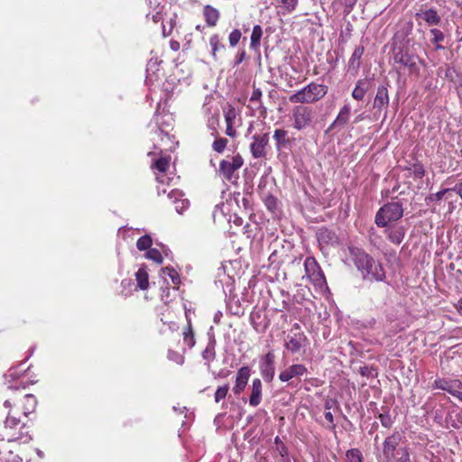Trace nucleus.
Wrapping results in <instances>:
<instances>
[{"instance_id": "bb28decb", "label": "nucleus", "mask_w": 462, "mask_h": 462, "mask_svg": "<svg viewBox=\"0 0 462 462\" xmlns=\"http://www.w3.org/2000/svg\"><path fill=\"white\" fill-rule=\"evenodd\" d=\"M37 405V400L32 394H25L23 397V414L27 417L30 413L34 411Z\"/></svg>"}, {"instance_id": "20e7f679", "label": "nucleus", "mask_w": 462, "mask_h": 462, "mask_svg": "<svg viewBox=\"0 0 462 462\" xmlns=\"http://www.w3.org/2000/svg\"><path fill=\"white\" fill-rule=\"evenodd\" d=\"M327 92V86L311 82L291 95L289 100L294 104H313L325 97Z\"/></svg>"}, {"instance_id": "9b49d317", "label": "nucleus", "mask_w": 462, "mask_h": 462, "mask_svg": "<svg viewBox=\"0 0 462 462\" xmlns=\"http://www.w3.org/2000/svg\"><path fill=\"white\" fill-rule=\"evenodd\" d=\"M250 144V152L254 159L265 158L269 145V133L254 134Z\"/></svg>"}, {"instance_id": "f704fd0d", "label": "nucleus", "mask_w": 462, "mask_h": 462, "mask_svg": "<svg viewBox=\"0 0 462 462\" xmlns=\"http://www.w3.org/2000/svg\"><path fill=\"white\" fill-rule=\"evenodd\" d=\"M358 373L362 375V376H365V377H371V378H374V377H376L377 374H378V372H377V368L374 365H363V366H360L359 369H358Z\"/></svg>"}, {"instance_id": "774afa93", "label": "nucleus", "mask_w": 462, "mask_h": 462, "mask_svg": "<svg viewBox=\"0 0 462 462\" xmlns=\"http://www.w3.org/2000/svg\"><path fill=\"white\" fill-rule=\"evenodd\" d=\"M152 21H153L154 23H158V22H160V21H161V19H162V14H161V13H160V12H157L155 14H153V15H152Z\"/></svg>"}, {"instance_id": "39448f33", "label": "nucleus", "mask_w": 462, "mask_h": 462, "mask_svg": "<svg viewBox=\"0 0 462 462\" xmlns=\"http://www.w3.org/2000/svg\"><path fill=\"white\" fill-rule=\"evenodd\" d=\"M403 216V208L400 202H388L379 208L374 222L379 227H386L388 223L397 221Z\"/></svg>"}, {"instance_id": "3c124183", "label": "nucleus", "mask_w": 462, "mask_h": 462, "mask_svg": "<svg viewBox=\"0 0 462 462\" xmlns=\"http://www.w3.org/2000/svg\"><path fill=\"white\" fill-rule=\"evenodd\" d=\"M224 116L226 125H234V121L236 119V110L233 106H229V108L225 111Z\"/></svg>"}, {"instance_id": "0e129e2a", "label": "nucleus", "mask_w": 462, "mask_h": 462, "mask_svg": "<svg viewBox=\"0 0 462 462\" xmlns=\"http://www.w3.org/2000/svg\"><path fill=\"white\" fill-rule=\"evenodd\" d=\"M157 60H153L152 59H151L147 64V70H150V69H155L156 68V65H157Z\"/></svg>"}, {"instance_id": "7ed1b4c3", "label": "nucleus", "mask_w": 462, "mask_h": 462, "mask_svg": "<svg viewBox=\"0 0 462 462\" xmlns=\"http://www.w3.org/2000/svg\"><path fill=\"white\" fill-rule=\"evenodd\" d=\"M1 439L7 441L22 440L27 442L31 440L27 422L22 420L17 412L9 411L5 420Z\"/></svg>"}, {"instance_id": "412c9836", "label": "nucleus", "mask_w": 462, "mask_h": 462, "mask_svg": "<svg viewBox=\"0 0 462 462\" xmlns=\"http://www.w3.org/2000/svg\"><path fill=\"white\" fill-rule=\"evenodd\" d=\"M203 15H204L207 24L209 27H213L217 24V23L219 19L220 14L217 9L208 5L203 9Z\"/></svg>"}, {"instance_id": "69168bd1", "label": "nucleus", "mask_w": 462, "mask_h": 462, "mask_svg": "<svg viewBox=\"0 0 462 462\" xmlns=\"http://www.w3.org/2000/svg\"><path fill=\"white\" fill-rule=\"evenodd\" d=\"M452 396L462 402V391H460V389H456V391L452 393Z\"/></svg>"}, {"instance_id": "864d4df0", "label": "nucleus", "mask_w": 462, "mask_h": 462, "mask_svg": "<svg viewBox=\"0 0 462 462\" xmlns=\"http://www.w3.org/2000/svg\"><path fill=\"white\" fill-rule=\"evenodd\" d=\"M182 197H183V193L179 190V189H171L169 193H168V198L173 202L175 203L176 201L178 200H180L182 199Z\"/></svg>"}, {"instance_id": "72a5a7b5", "label": "nucleus", "mask_w": 462, "mask_h": 462, "mask_svg": "<svg viewBox=\"0 0 462 462\" xmlns=\"http://www.w3.org/2000/svg\"><path fill=\"white\" fill-rule=\"evenodd\" d=\"M163 274L168 275L172 283L178 285L180 283V277L178 272L171 266H166L162 269Z\"/></svg>"}, {"instance_id": "bf43d9fd", "label": "nucleus", "mask_w": 462, "mask_h": 462, "mask_svg": "<svg viewBox=\"0 0 462 462\" xmlns=\"http://www.w3.org/2000/svg\"><path fill=\"white\" fill-rule=\"evenodd\" d=\"M217 123H218V116H213L209 119V121H208V125H209V126H210L212 129H214V130H216V129H215L214 125H215V124H217ZM212 134H213L214 136H216V135L217 134V131H215V133H213Z\"/></svg>"}, {"instance_id": "aec40b11", "label": "nucleus", "mask_w": 462, "mask_h": 462, "mask_svg": "<svg viewBox=\"0 0 462 462\" xmlns=\"http://www.w3.org/2000/svg\"><path fill=\"white\" fill-rule=\"evenodd\" d=\"M185 315L187 319V325L182 331L183 342L189 348H192L196 344L195 332L192 327L190 317L187 312Z\"/></svg>"}, {"instance_id": "13d9d810", "label": "nucleus", "mask_w": 462, "mask_h": 462, "mask_svg": "<svg viewBox=\"0 0 462 462\" xmlns=\"http://www.w3.org/2000/svg\"><path fill=\"white\" fill-rule=\"evenodd\" d=\"M324 416L325 419L331 424V426H329L328 428L331 430L335 429L336 425L334 424V417L331 411H326Z\"/></svg>"}, {"instance_id": "a18cd8bd", "label": "nucleus", "mask_w": 462, "mask_h": 462, "mask_svg": "<svg viewBox=\"0 0 462 462\" xmlns=\"http://www.w3.org/2000/svg\"><path fill=\"white\" fill-rule=\"evenodd\" d=\"M154 168L161 172H165L169 168V160L166 157H161L154 162Z\"/></svg>"}, {"instance_id": "0eeeda50", "label": "nucleus", "mask_w": 462, "mask_h": 462, "mask_svg": "<svg viewBox=\"0 0 462 462\" xmlns=\"http://www.w3.org/2000/svg\"><path fill=\"white\" fill-rule=\"evenodd\" d=\"M304 269L307 277L313 283L314 286L323 288L327 285V281L317 260L309 256L304 262Z\"/></svg>"}, {"instance_id": "423d86ee", "label": "nucleus", "mask_w": 462, "mask_h": 462, "mask_svg": "<svg viewBox=\"0 0 462 462\" xmlns=\"http://www.w3.org/2000/svg\"><path fill=\"white\" fill-rule=\"evenodd\" d=\"M244 159L237 153L234 156H227L226 159L220 161L219 168L217 173L224 180L229 182H236L238 176V170L243 166Z\"/></svg>"}, {"instance_id": "ddd939ff", "label": "nucleus", "mask_w": 462, "mask_h": 462, "mask_svg": "<svg viewBox=\"0 0 462 462\" xmlns=\"http://www.w3.org/2000/svg\"><path fill=\"white\" fill-rule=\"evenodd\" d=\"M273 140L275 141V148L279 152L291 150L294 144V138L291 137L289 132L283 128L274 130Z\"/></svg>"}, {"instance_id": "79ce46f5", "label": "nucleus", "mask_w": 462, "mask_h": 462, "mask_svg": "<svg viewBox=\"0 0 462 462\" xmlns=\"http://www.w3.org/2000/svg\"><path fill=\"white\" fill-rule=\"evenodd\" d=\"M433 420L441 427L445 426L447 420L444 419V409L442 407L432 411Z\"/></svg>"}, {"instance_id": "e2e57ef3", "label": "nucleus", "mask_w": 462, "mask_h": 462, "mask_svg": "<svg viewBox=\"0 0 462 462\" xmlns=\"http://www.w3.org/2000/svg\"><path fill=\"white\" fill-rule=\"evenodd\" d=\"M336 403V401L332 400V399H328L325 402V409L327 410V411H328L330 409H332L333 405Z\"/></svg>"}, {"instance_id": "f257e3e1", "label": "nucleus", "mask_w": 462, "mask_h": 462, "mask_svg": "<svg viewBox=\"0 0 462 462\" xmlns=\"http://www.w3.org/2000/svg\"><path fill=\"white\" fill-rule=\"evenodd\" d=\"M407 32H398L392 40V58L397 70L407 69L409 74L420 76L423 60L416 53Z\"/></svg>"}, {"instance_id": "338daca9", "label": "nucleus", "mask_w": 462, "mask_h": 462, "mask_svg": "<svg viewBox=\"0 0 462 462\" xmlns=\"http://www.w3.org/2000/svg\"><path fill=\"white\" fill-rule=\"evenodd\" d=\"M457 312L462 316V298L455 304Z\"/></svg>"}, {"instance_id": "dca6fc26", "label": "nucleus", "mask_w": 462, "mask_h": 462, "mask_svg": "<svg viewBox=\"0 0 462 462\" xmlns=\"http://www.w3.org/2000/svg\"><path fill=\"white\" fill-rule=\"evenodd\" d=\"M308 369L302 364H294L290 365L285 370L282 371L279 374V379L281 382H289L294 377H300L303 374H307Z\"/></svg>"}, {"instance_id": "4468645a", "label": "nucleus", "mask_w": 462, "mask_h": 462, "mask_svg": "<svg viewBox=\"0 0 462 462\" xmlns=\"http://www.w3.org/2000/svg\"><path fill=\"white\" fill-rule=\"evenodd\" d=\"M402 440V434L399 431H393L388 436L383 443V455L386 459H392L394 457V451Z\"/></svg>"}, {"instance_id": "49530a36", "label": "nucleus", "mask_w": 462, "mask_h": 462, "mask_svg": "<svg viewBox=\"0 0 462 462\" xmlns=\"http://www.w3.org/2000/svg\"><path fill=\"white\" fill-rule=\"evenodd\" d=\"M451 191L450 188L449 189H441L439 191H438L437 193H434V194H430V196H428L426 198V200L427 201H430V202H433V201H439L442 199V198L444 197V195L448 192Z\"/></svg>"}, {"instance_id": "c9c22d12", "label": "nucleus", "mask_w": 462, "mask_h": 462, "mask_svg": "<svg viewBox=\"0 0 462 462\" xmlns=\"http://www.w3.org/2000/svg\"><path fill=\"white\" fill-rule=\"evenodd\" d=\"M215 345H216V341L214 339L208 343L206 349L202 352L203 359L208 360V361H212L215 359V357H216Z\"/></svg>"}, {"instance_id": "b1692460", "label": "nucleus", "mask_w": 462, "mask_h": 462, "mask_svg": "<svg viewBox=\"0 0 462 462\" xmlns=\"http://www.w3.org/2000/svg\"><path fill=\"white\" fill-rule=\"evenodd\" d=\"M365 48L364 46H357L354 52L352 53V56L349 59L348 61V67L349 69L356 71L360 67V60L364 54Z\"/></svg>"}, {"instance_id": "4be33fe9", "label": "nucleus", "mask_w": 462, "mask_h": 462, "mask_svg": "<svg viewBox=\"0 0 462 462\" xmlns=\"http://www.w3.org/2000/svg\"><path fill=\"white\" fill-rule=\"evenodd\" d=\"M387 238L395 245H400L405 236V228L403 226H397L393 229H386Z\"/></svg>"}, {"instance_id": "052dcab7", "label": "nucleus", "mask_w": 462, "mask_h": 462, "mask_svg": "<svg viewBox=\"0 0 462 462\" xmlns=\"http://www.w3.org/2000/svg\"><path fill=\"white\" fill-rule=\"evenodd\" d=\"M226 134L230 137L236 135V131L234 129L233 125H226Z\"/></svg>"}, {"instance_id": "680f3d73", "label": "nucleus", "mask_w": 462, "mask_h": 462, "mask_svg": "<svg viewBox=\"0 0 462 462\" xmlns=\"http://www.w3.org/2000/svg\"><path fill=\"white\" fill-rule=\"evenodd\" d=\"M356 83H364V85L360 84V87L365 89V94L368 92L370 88V82L367 79H359Z\"/></svg>"}, {"instance_id": "f8f14e48", "label": "nucleus", "mask_w": 462, "mask_h": 462, "mask_svg": "<svg viewBox=\"0 0 462 462\" xmlns=\"http://www.w3.org/2000/svg\"><path fill=\"white\" fill-rule=\"evenodd\" d=\"M260 373L266 383H271L275 374V355L270 351L260 361Z\"/></svg>"}, {"instance_id": "a878e982", "label": "nucleus", "mask_w": 462, "mask_h": 462, "mask_svg": "<svg viewBox=\"0 0 462 462\" xmlns=\"http://www.w3.org/2000/svg\"><path fill=\"white\" fill-rule=\"evenodd\" d=\"M209 45L211 47V54L214 60H217V51H224L226 49V46L221 42V39L218 34L215 33L210 36Z\"/></svg>"}, {"instance_id": "37998d69", "label": "nucleus", "mask_w": 462, "mask_h": 462, "mask_svg": "<svg viewBox=\"0 0 462 462\" xmlns=\"http://www.w3.org/2000/svg\"><path fill=\"white\" fill-rule=\"evenodd\" d=\"M229 390V385L225 384L223 386H219L215 393V402H219L221 400L226 397L227 392Z\"/></svg>"}, {"instance_id": "9d476101", "label": "nucleus", "mask_w": 462, "mask_h": 462, "mask_svg": "<svg viewBox=\"0 0 462 462\" xmlns=\"http://www.w3.org/2000/svg\"><path fill=\"white\" fill-rule=\"evenodd\" d=\"M389 83L386 82L383 85H380L377 88L376 95L374 99V117L378 119L380 117L381 112L384 109L385 113L383 116V120L386 118L387 108L389 106L390 97L388 92Z\"/></svg>"}, {"instance_id": "2eb2a0df", "label": "nucleus", "mask_w": 462, "mask_h": 462, "mask_svg": "<svg viewBox=\"0 0 462 462\" xmlns=\"http://www.w3.org/2000/svg\"><path fill=\"white\" fill-rule=\"evenodd\" d=\"M316 236L321 249L328 246L337 245L338 244V237L337 234L328 227L323 226L319 228L316 233Z\"/></svg>"}, {"instance_id": "f3484780", "label": "nucleus", "mask_w": 462, "mask_h": 462, "mask_svg": "<svg viewBox=\"0 0 462 462\" xmlns=\"http://www.w3.org/2000/svg\"><path fill=\"white\" fill-rule=\"evenodd\" d=\"M250 375L251 369L249 366H243L238 369L236 377V383L233 387V392L236 395H239L245 390Z\"/></svg>"}, {"instance_id": "58836bf2", "label": "nucleus", "mask_w": 462, "mask_h": 462, "mask_svg": "<svg viewBox=\"0 0 462 462\" xmlns=\"http://www.w3.org/2000/svg\"><path fill=\"white\" fill-rule=\"evenodd\" d=\"M227 143H228V140L226 138H223V137L216 138V140L213 142L212 149L215 152L221 153L226 149Z\"/></svg>"}, {"instance_id": "a211bd4d", "label": "nucleus", "mask_w": 462, "mask_h": 462, "mask_svg": "<svg viewBox=\"0 0 462 462\" xmlns=\"http://www.w3.org/2000/svg\"><path fill=\"white\" fill-rule=\"evenodd\" d=\"M351 114V106L348 103H346L340 109L337 116L329 125L328 131L335 129H342L349 121Z\"/></svg>"}, {"instance_id": "c03bdc74", "label": "nucleus", "mask_w": 462, "mask_h": 462, "mask_svg": "<svg viewBox=\"0 0 462 462\" xmlns=\"http://www.w3.org/2000/svg\"><path fill=\"white\" fill-rule=\"evenodd\" d=\"M360 84L364 85V83H356V87L352 91V97L357 101L363 100L365 96V89L361 88Z\"/></svg>"}, {"instance_id": "7c9ffc66", "label": "nucleus", "mask_w": 462, "mask_h": 462, "mask_svg": "<svg viewBox=\"0 0 462 462\" xmlns=\"http://www.w3.org/2000/svg\"><path fill=\"white\" fill-rule=\"evenodd\" d=\"M430 33L433 38L431 39V42L434 43L436 50H442L444 47L440 44L441 42L444 41V33L439 29H431Z\"/></svg>"}, {"instance_id": "cd10ccee", "label": "nucleus", "mask_w": 462, "mask_h": 462, "mask_svg": "<svg viewBox=\"0 0 462 462\" xmlns=\"http://www.w3.org/2000/svg\"><path fill=\"white\" fill-rule=\"evenodd\" d=\"M135 280L137 282L138 287L144 291L147 290L149 287V277L148 273L146 271L145 267H141L136 273H135Z\"/></svg>"}, {"instance_id": "6e6d98bb", "label": "nucleus", "mask_w": 462, "mask_h": 462, "mask_svg": "<svg viewBox=\"0 0 462 462\" xmlns=\"http://www.w3.org/2000/svg\"><path fill=\"white\" fill-rule=\"evenodd\" d=\"M402 455L396 460V462H411L410 453L407 448L401 449Z\"/></svg>"}, {"instance_id": "c756f323", "label": "nucleus", "mask_w": 462, "mask_h": 462, "mask_svg": "<svg viewBox=\"0 0 462 462\" xmlns=\"http://www.w3.org/2000/svg\"><path fill=\"white\" fill-rule=\"evenodd\" d=\"M346 462H365L362 452L358 448H351L346 453Z\"/></svg>"}, {"instance_id": "f03ea898", "label": "nucleus", "mask_w": 462, "mask_h": 462, "mask_svg": "<svg viewBox=\"0 0 462 462\" xmlns=\"http://www.w3.org/2000/svg\"><path fill=\"white\" fill-rule=\"evenodd\" d=\"M349 255L362 279L367 282H385L386 273L379 261H376L364 249L356 246L348 247Z\"/></svg>"}, {"instance_id": "ea45409f", "label": "nucleus", "mask_w": 462, "mask_h": 462, "mask_svg": "<svg viewBox=\"0 0 462 462\" xmlns=\"http://www.w3.org/2000/svg\"><path fill=\"white\" fill-rule=\"evenodd\" d=\"M145 256L146 258L152 260L157 263H162L163 261V257L161 252L156 248H151L150 250H148Z\"/></svg>"}, {"instance_id": "e433bc0d", "label": "nucleus", "mask_w": 462, "mask_h": 462, "mask_svg": "<svg viewBox=\"0 0 462 462\" xmlns=\"http://www.w3.org/2000/svg\"><path fill=\"white\" fill-rule=\"evenodd\" d=\"M298 5V0H282V14H287L293 12Z\"/></svg>"}, {"instance_id": "a19ab883", "label": "nucleus", "mask_w": 462, "mask_h": 462, "mask_svg": "<svg viewBox=\"0 0 462 462\" xmlns=\"http://www.w3.org/2000/svg\"><path fill=\"white\" fill-rule=\"evenodd\" d=\"M264 205L271 212H275L278 206V200L273 195H267L264 199Z\"/></svg>"}, {"instance_id": "473e14b6", "label": "nucleus", "mask_w": 462, "mask_h": 462, "mask_svg": "<svg viewBox=\"0 0 462 462\" xmlns=\"http://www.w3.org/2000/svg\"><path fill=\"white\" fill-rule=\"evenodd\" d=\"M411 171L415 179H422L425 176V169L420 162H417L408 168Z\"/></svg>"}, {"instance_id": "5fc2aeb1", "label": "nucleus", "mask_w": 462, "mask_h": 462, "mask_svg": "<svg viewBox=\"0 0 462 462\" xmlns=\"http://www.w3.org/2000/svg\"><path fill=\"white\" fill-rule=\"evenodd\" d=\"M456 389H462V382L459 380H451L446 392L452 395V393L455 392Z\"/></svg>"}, {"instance_id": "2f4dec72", "label": "nucleus", "mask_w": 462, "mask_h": 462, "mask_svg": "<svg viewBox=\"0 0 462 462\" xmlns=\"http://www.w3.org/2000/svg\"><path fill=\"white\" fill-rule=\"evenodd\" d=\"M152 245V237L149 235L141 236L136 242V247L139 251L150 250Z\"/></svg>"}, {"instance_id": "8fccbe9b", "label": "nucleus", "mask_w": 462, "mask_h": 462, "mask_svg": "<svg viewBox=\"0 0 462 462\" xmlns=\"http://www.w3.org/2000/svg\"><path fill=\"white\" fill-rule=\"evenodd\" d=\"M450 382L451 380H448L445 378H438L433 383V388L447 391Z\"/></svg>"}, {"instance_id": "4d7b16f0", "label": "nucleus", "mask_w": 462, "mask_h": 462, "mask_svg": "<svg viewBox=\"0 0 462 462\" xmlns=\"http://www.w3.org/2000/svg\"><path fill=\"white\" fill-rule=\"evenodd\" d=\"M261 97H262V91H261V89L258 88H254L253 93H252L251 97H250V101L252 103H254V102H260Z\"/></svg>"}, {"instance_id": "1a4fd4ad", "label": "nucleus", "mask_w": 462, "mask_h": 462, "mask_svg": "<svg viewBox=\"0 0 462 462\" xmlns=\"http://www.w3.org/2000/svg\"><path fill=\"white\" fill-rule=\"evenodd\" d=\"M306 340L307 337L300 330L299 324L295 323L286 337L284 346L291 354H296L301 349Z\"/></svg>"}, {"instance_id": "6e6552de", "label": "nucleus", "mask_w": 462, "mask_h": 462, "mask_svg": "<svg viewBox=\"0 0 462 462\" xmlns=\"http://www.w3.org/2000/svg\"><path fill=\"white\" fill-rule=\"evenodd\" d=\"M293 127L302 130L310 125L314 118V110L310 106L298 105L292 109Z\"/></svg>"}, {"instance_id": "c85d7f7f", "label": "nucleus", "mask_w": 462, "mask_h": 462, "mask_svg": "<svg viewBox=\"0 0 462 462\" xmlns=\"http://www.w3.org/2000/svg\"><path fill=\"white\" fill-rule=\"evenodd\" d=\"M382 409L383 411L379 413L377 418L384 428L390 429L393 424V420L389 413V409L388 407H383Z\"/></svg>"}, {"instance_id": "6ab92c4d", "label": "nucleus", "mask_w": 462, "mask_h": 462, "mask_svg": "<svg viewBox=\"0 0 462 462\" xmlns=\"http://www.w3.org/2000/svg\"><path fill=\"white\" fill-rule=\"evenodd\" d=\"M263 384L259 378H254L252 382L251 395L249 397V404L253 407L258 406L262 402Z\"/></svg>"}, {"instance_id": "09e8293b", "label": "nucleus", "mask_w": 462, "mask_h": 462, "mask_svg": "<svg viewBox=\"0 0 462 462\" xmlns=\"http://www.w3.org/2000/svg\"><path fill=\"white\" fill-rule=\"evenodd\" d=\"M174 204L175 210L179 214H182L189 207V201L187 199L178 200Z\"/></svg>"}, {"instance_id": "603ef678", "label": "nucleus", "mask_w": 462, "mask_h": 462, "mask_svg": "<svg viewBox=\"0 0 462 462\" xmlns=\"http://www.w3.org/2000/svg\"><path fill=\"white\" fill-rule=\"evenodd\" d=\"M246 58V51L245 49H239L236 52V55L234 60V65L233 67L238 66L240 63H242Z\"/></svg>"}, {"instance_id": "5701e85b", "label": "nucleus", "mask_w": 462, "mask_h": 462, "mask_svg": "<svg viewBox=\"0 0 462 462\" xmlns=\"http://www.w3.org/2000/svg\"><path fill=\"white\" fill-rule=\"evenodd\" d=\"M416 15L417 16H421V18L429 25H438L440 23V21H441V18L438 14V12L435 9H433V8L428 9V10L424 11L421 14H417Z\"/></svg>"}, {"instance_id": "4c0bfd02", "label": "nucleus", "mask_w": 462, "mask_h": 462, "mask_svg": "<svg viewBox=\"0 0 462 462\" xmlns=\"http://www.w3.org/2000/svg\"><path fill=\"white\" fill-rule=\"evenodd\" d=\"M242 39V32L239 29H234L228 35V42L231 48L237 46Z\"/></svg>"}, {"instance_id": "393cba45", "label": "nucleus", "mask_w": 462, "mask_h": 462, "mask_svg": "<svg viewBox=\"0 0 462 462\" xmlns=\"http://www.w3.org/2000/svg\"><path fill=\"white\" fill-rule=\"evenodd\" d=\"M263 36V29L259 24L253 27L250 37V48L254 51H258L261 44V38Z\"/></svg>"}, {"instance_id": "de8ad7c7", "label": "nucleus", "mask_w": 462, "mask_h": 462, "mask_svg": "<svg viewBox=\"0 0 462 462\" xmlns=\"http://www.w3.org/2000/svg\"><path fill=\"white\" fill-rule=\"evenodd\" d=\"M168 358L178 365H182L184 363V356L179 352L171 349L168 351Z\"/></svg>"}]
</instances>
